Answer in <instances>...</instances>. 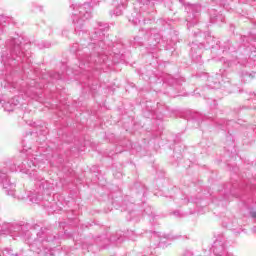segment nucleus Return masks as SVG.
I'll use <instances>...</instances> for the list:
<instances>
[{"mask_svg":"<svg viewBox=\"0 0 256 256\" xmlns=\"http://www.w3.org/2000/svg\"><path fill=\"white\" fill-rule=\"evenodd\" d=\"M101 0H90L84 4H72V21L75 27V33L81 37L80 44L74 43L70 51L75 53L79 65L72 67V73L77 75L89 69H96L101 71L103 65H111V63H119L121 53L113 52L107 55L111 44H107L109 37L105 36V31H109V24L99 23L98 28H95L91 34L87 33L85 29V21L91 19V6L99 5Z\"/></svg>","mask_w":256,"mask_h":256,"instance_id":"1","label":"nucleus"},{"mask_svg":"<svg viewBox=\"0 0 256 256\" xmlns=\"http://www.w3.org/2000/svg\"><path fill=\"white\" fill-rule=\"evenodd\" d=\"M43 157H45V155H39V152L37 151H35L34 154L31 148H23L20 157L15 160L10 171H20V173L29 175L31 179H34L36 189L33 192H28L26 195L39 197V202L43 201L44 207L48 209V211H51V213H54L61 209L59 203L55 201L53 196H51L55 186L37 173V163L43 161Z\"/></svg>","mask_w":256,"mask_h":256,"instance_id":"2","label":"nucleus"},{"mask_svg":"<svg viewBox=\"0 0 256 256\" xmlns=\"http://www.w3.org/2000/svg\"><path fill=\"white\" fill-rule=\"evenodd\" d=\"M12 239L21 237L29 245L30 251L37 253L39 256H53L55 252L51 249V243L57 241L59 236L53 235L48 228H41L38 224L29 230V224H20L17 222H3L0 229V237Z\"/></svg>","mask_w":256,"mask_h":256,"instance_id":"3","label":"nucleus"},{"mask_svg":"<svg viewBox=\"0 0 256 256\" xmlns=\"http://www.w3.org/2000/svg\"><path fill=\"white\" fill-rule=\"evenodd\" d=\"M6 47L8 50L1 54V63L5 70L0 75V80L3 79L7 85H11L15 67H21L25 71V63L31 65V52L27 50L31 44H23V37L17 35L6 42Z\"/></svg>","mask_w":256,"mask_h":256,"instance_id":"4","label":"nucleus"},{"mask_svg":"<svg viewBox=\"0 0 256 256\" xmlns=\"http://www.w3.org/2000/svg\"><path fill=\"white\" fill-rule=\"evenodd\" d=\"M9 171L11 169L7 167L0 168V187L10 197L14 199H30L31 203H39V197L31 196V194H15V183L11 182V177L9 176Z\"/></svg>","mask_w":256,"mask_h":256,"instance_id":"5","label":"nucleus"},{"mask_svg":"<svg viewBox=\"0 0 256 256\" xmlns=\"http://www.w3.org/2000/svg\"><path fill=\"white\" fill-rule=\"evenodd\" d=\"M227 70L220 69V73H216L215 76L208 77V89H216L222 91L224 95H229L230 93H237V87L231 85V80L227 77Z\"/></svg>","mask_w":256,"mask_h":256,"instance_id":"6","label":"nucleus"},{"mask_svg":"<svg viewBox=\"0 0 256 256\" xmlns=\"http://www.w3.org/2000/svg\"><path fill=\"white\" fill-rule=\"evenodd\" d=\"M140 232H135L133 230H127L126 233L121 231L116 232V234H112L110 239L105 238V236L101 237V239H97V245H101L102 247H107V243H113L114 245H121L123 241H125V237L129 238L130 241H137V237L141 235ZM125 236V237H124Z\"/></svg>","mask_w":256,"mask_h":256,"instance_id":"7","label":"nucleus"},{"mask_svg":"<svg viewBox=\"0 0 256 256\" xmlns=\"http://www.w3.org/2000/svg\"><path fill=\"white\" fill-rule=\"evenodd\" d=\"M206 43L200 42H192L191 50H190V57L194 61V63H201V56L203 55V49H215V45H219V42L215 40L213 36L206 37Z\"/></svg>","mask_w":256,"mask_h":256,"instance_id":"8","label":"nucleus"},{"mask_svg":"<svg viewBox=\"0 0 256 256\" xmlns=\"http://www.w3.org/2000/svg\"><path fill=\"white\" fill-rule=\"evenodd\" d=\"M163 239H177L176 237H173L169 234L161 236V233L159 232H153L151 236V243H153L150 246H143L135 256H154L153 250L156 249V247H161V243H163Z\"/></svg>","mask_w":256,"mask_h":256,"instance_id":"9","label":"nucleus"},{"mask_svg":"<svg viewBox=\"0 0 256 256\" xmlns=\"http://www.w3.org/2000/svg\"><path fill=\"white\" fill-rule=\"evenodd\" d=\"M210 251L215 256H223L227 252V238L223 234H219L213 242Z\"/></svg>","mask_w":256,"mask_h":256,"instance_id":"10","label":"nucleus"},{"mask_svg":"<svg viewBox=\"0 0 256 256\" xmlns=\"http://www.w3.org/2000/svg\"><path fill=\"white\" fill-rule=\"evenodd\" d=\"M186 12L188 13V16L186 18V21L188 23V29L191 27V25H195L197 23V16L201 14V5L198 4H187Z\"/></svg>","mask_w":256,"mask_h":256,"instance_id":"11","label":"nucleus"},{"mask_svg":"<svg viewBox=\"0 0 256 256\" xmlns=\"http://www.w3.org/2000/svg\"><path fill=\"white\" fill-rule=\"evenodd\" d=\"M221 61L224 63V68H231L236 67L239 69V67H245V68H251V59L247 60V58H241L236 57L235 60H225V58H222Z\"/></svg>","mask_w":256,"mask_h":256,"instance_id":"12","label":"nucleus"},{"mask_svg":"<svg viewBox=\"0 0 256 256\" xmlns=\"http://www.w3.org/2000/svg\"><path fill=\"white\" fill-rule=\"evenodd\" d=\"M147 111L148 112H144V117H146L147 119H150V117H152V119H158V121H161V119H163V113H165V111H169V107L158 103L156 110L147 109Z\"/></svg>","mask_w":256,"mask_h":256,"instance_id":"13","label":"nucleus"},{"mask_svg":"<svg viewBox=\"0 0 256 256\" xmlns=\"http://www.w3.org/2000/svg\"><path fill=\"white\" fill-rule=\"evenodd\" d=\"M21 103L20 97L19 96H15L14 98L8 100L7 102L3 99L0 98V105L1 107H3L4 111H15V109H17V107H19Z\"/></svg>","mask_w":256,"mask_h":256,"instance_id":"14","label":"nucleus"},{"mask_svg":"<svg viewBox=\"0 0 256 256\" xmlns=\"http://www.w3.org/2000/svg\"><path fill=\"white\" fill-rule=\"evenodd\" d=\"M210 22L216 23L217 25H221V23H225V16L217 12V10H212L210 12Z\"/></svg>","mask_w":256,"mask_h":256,"instance_id":"15","label":"nucleus"},{"mask_svg":"<svg viewBox=\"0 0 256 256\" xmlns=\"http://www.w3.org/2000/svg\"><path fill=\"white\" fill-rule=\"evenodd\" d=\"M149 43L152 47H157L159 43H161V34L157 33L156 29H151L150 30V38H149Z\"/></svg>","mask_w":256,"mask_h":256,"instance_id":"16","label":"nucleus"},{"mask_svg":"<svg viewBox=\"0 0 256 256\" xmlns=\"http://www.w3.org/2000/svg\"><path fill=\"white\" fill-rule=\"evenodd\" d=\"M35 87H37L35 80H31V83L28 84V88L26 90H23L24 95L33 99L35 97Z\"/></svg>","mask_w":256,"mask_h":256,"instance_id":"17","label":"nucleus"},{"mask_svg":"<svg viewBox=\"0 0 256 256\" xmlns=\"http://www.w3.org/2000/svg\"><path fill=\"white\" fill-rule=\"evenodd\" d=\"M127 7V3L125 1H120V4L115 8L113 12H110L111 17L115 15L116 17H119L123 15V10Z\"/></svg>","mask_w":256,"mask_h":256,"instance_id":"18","label":"nucleus"},{"mask_svg":"<svg viewBox=\"0 0 256 256\" xmlns=\"http://www.w3.org/2000/svg\"><path fill=\"white\" fill-rule=\"evenodd\" d=\"M0 256H24L23 253H15L13 248L6 247L0 251Z\"/></svg>","mask_w":256,"mask_h":256,"instance_id":"19","label":"nucleus"},{"mask_svg":"<svg viewBox=\"0 0 256 256\" xmlns=\"http://www.w3.org/2000/svg\"><path fill=\"white\" fill-rule=\"evenodd\" d=\"M231 125H235V121L234 120H228V121H225V120H220L218 122V127H220V129L225 130L229 127H231Z\"/></svg>","mask_w":256,"mask_h":256,"instance_id":"20","label":"nucleus"},{"mask_svg":"<svg viewBox=\"0 0 256 256\" xmlns=\"http://www.w3.org/2000/svg\"><path fill=\"white\" fill-rule=\"evenodd\" d=\"M164 83H168V85H181V80L174 78L171 75H168L165 79H164Z\"/></svg>","mask_w":256,"mask_h":256,"instance_id":"21","label":"nucleus"},{"mask_svg":"<svg viewBox=\"0 0 256 256\" xmlns=\"http://www.w3.org/2000/svg\"><path fill=\"white\" fill-rule=\"evenodd\" d=\"M131 45L132 47H139L143 45V38L139 36L134 37V39L131 41Z\"/></svg>","mask_w":256,"mask_h":256,"instance_id":"22","label":"nucleus"},{"mask_svg":"<svg viewBox=\"0 0 256 256\" xmlns=\"http://www.w3.org/2000/svg\"><path fill=\"white\" fill-rule=\"evenodd\" d=\"M240 77H241V81H243L245 83V81H247V79H253V75L249 74V72L243 70L240 73Z\"/></svg>","mask_w":256,"mask_h":256,"instance_id":"23","label":"nucleus"},{"mask_svg":"<svg viewBox=\"0 0 256 256\" xmlns=\"http://www.w3.org/2000/svg\"><path fill=\"white\" fill-rule=\"evenodd\" d=\"M7 22H9V17L1 15L0 16V35L3 33V23H7Z\"/></svg>","mask_w":256,"mask_h":256,"instance_id":"24","label":"nucleus"},{"mask_svg":"<svg viewBox=\"0 0 256 256\" xmlns=\"http://www.w3.org/2000/svg\"><path fill=\"white\" fill-rule=\"evenodd\" d=\"M39 49H49L51 47V43L42 41L38 44Z\"/></svg>","mask_w":256,"mask_h":256,"instance_id":"25","label":"nucleus"},{"mask_svg":"<svg viewBox=\"0 0 256 256\" xmlns=\"http://www.w3.org/2000/svg\"><path fill=\"white\" fill-rule=\"evenodd\" d=\"M50 77L52 79H57V80L63 79V75H61V73H59V72H52V73H50Z\"/></svg>","mask_w":256,"mask_h":256,"instance_id":"26","label":"nucleus"},{"mask_svg":"<svg viewBox=\"0 0 256 256\" xmlns=\"http://www.w3.org/2000/svg\"><path fill=\"white\" fill-rule=\"evenodd\" d=\"M38 155H44V157H43V161H38L37 162V166L36 167H38L39 168V163H45V161H49V157H51V155H49V154H41V152H39V154Z\"/></svg>","mask_w":256,"mask_h":256,"instance_id":"27","label":"nucleus"},{"mask_svg":"<svg viewBox=\"0 0 256 256\" xmlns=\"http://www.w3.org/2000/svg\"><path fill=\"white\" fill-rule=\"evenodd\" d=\"M214 117L215 116L213 114H210L208 116H200L199 119H202V121H207V120L213 121Z\"/></svg>","mask_w":256,"mask_h":256,"instance_id":"28","label":"nucleus"},{"mask_svg":"<svg viewBox=\"0 0 256 256\" xmlns=\"http://www.w3.org/2000/svg\"><path fill=\"white\" fill-rule=\"evenodd\" d=\"M248 101H253V104L256 105V95L255 93H250L249 98H247Z\"/></svg>","mask_w":256,"mask_h":256,"instance_id":"29","label":"nucleus"},{"mask_svg":"<svg viewBox=\"0 0 256 256\" xmlns=\"http://www.w3.org/2000/svg\"><path fill=\"white\" fill-rule=\"evenodd\" d=\"M33 11H35V12L39 11L41 13V12H43V6L36 5L35 9H33Z\"/></svg>","mask_w":256,"mask_h":256,"instance_id":"30","label":"nucleus"},{"mask_svg":"<svg viewBox=\"0 0 256 256\" xmlns=\"http://www.w3.org/2000/svg\"><path fill=\"white\" fill-rule=\"evenodd\" d=\"M62 35H63V37H69V30L64 29V30L62 31Z\"/></svg>","mask_w":256,"mask_h":256,"instance_id":"31","label":"nucleus"},{"mask_svg":"<svg viewBox=\"0 0 256 256\" xmlns=\"http://www.w3.org/2000/svg\"><path fill=\"white\" fill-rule=\"evenodd\" d=\"M196 122V127H199L201 125V121L199 120H191L190 123Z\"/></svg>","mask_w":256,"mask_h":256,"instance_id":"32","label":"nucleus"},{"mask_svg":"<svg viewBox=\"0 0 256 256\" xmlns=\"http://www.w3.org/2000/svg\"><path fill=\"white\" fill-rule=\"evenodd\" d=\"M250 216L252 217V219H256V211H251Z\"/></svg>","mask_w":256,"mask_h":256,"instance_id":"33","label":"nucleus"},{"mask_svg":"<svg viewBox=\"0 0 256 256\" xmlns=\"http://www.w3.org/2000/svg\"><path fill=\"white\" fill-rule=\"evenodd\" d=\"M141 190H142V191L140 192L141 195H143V197H145V188L141 187Z\"/></svg>","mask_w":256,"mask_h":256,"instance_id":"34","label":"nucleus"},{"mask_svg":"<svg viewBox=\"0 0 256 256\" xmlns=\"http://www.w3.org/2000/svg\"><path fill=\"white\" fill-rule=\"evenodd\" d=\"M144 213H146V215H149V216L153 215V212H148L147 210H144Z\"/></svg>","mask_w":256,"mask_h":256,"instance_id":"35","label":"nucleus"},{"mask_svg":"<svg viewBox=\"0 0 256 256\" xmlns=\"http://www.w3.org/2000/svg\"><path fill=\"white\" fill-rule=\"evenodd\" d=\"M215 107H217V101L213 100V109H215Z\"/></svg>","mask_w":256,"mask_h":256,"instance_id":"36","label":"nucleus"},{"mask_svg":"<svg viewBox=\"0 0 256 256\" xmlns=\"http://www.w3.org/2000/svg\"><path fill=\"white\" fill-rule=\"evenodd\" d=\"M134 23H135V25H137V24H141V20H138V22H137V21H135Z\"/></svg>","mask_w":256,"mask_h":256,"instance_id":"37","label":"nucleus"},{"mask_svg":"<svg viewBox=\"0 0 256 256\" xmlns=\"http://www.w3.org/2000/svg\"><path fill=\"white\" fill-rule=\"evenodd\" d=\"M241 39H242L243 41H245V39H247V36H243V37H241Z\"/></svg>","mask_w":256,"mask_h":256,"instance_id":"38","label":"nucleus"},{"mask_svg":"<svg viewBox=\"0 0 256 256\" xmlns=\"http://www.w3.org/2000/svg\"><path fill=\"white\" fill-rule=\"evenodd\" d=\"M196 37H201V33H200V34H198V35H196Z\"/></svg>","mask_w":256,"mask_h":256,"instance_id":"39","label":"nucleus"},{"mask_svg":"<svg viewBox=\"0 0 256 256\" xmlns=\"http://www.w3.org/2000/svg\"><path fill=\"white\" fill-rule=\"evenodd\" d=\"M82 249H85V244L82 245Z\"/></svg>","mask_w":256,"mask_h":256,"instance_id":"40","label":"nucleus"},{"mask_svg":"<svg viewBox=\"0 0 256 256\" xmlns=\"http://www.w3.org/2000/svg\"><path fill=\"white\" fill-rule=\"evenodd\" d=\"M250 109H256V107L254 106V107H250Z\"/></svg>","mask_w":256,"mask_h":256,"instance_id":"41","label":"nucleus"},{"mask_svg":"<svg viewBox=\"0 0 256 256\" xmlns=\"http://www.w3.org/2000/svg\"><path fill=\"white\" fill-rule=\"evenodd\" d=\"M177 213H179V212H174V215H177Z\"/></svg>","mask_w":256,"mask_h":256,"instance_id":"42","label":"nucleus"},{"mask_svg":"<svg viewBox=\"0 0 256 256\" xmlns=\"http://www.w3.org/2000/svg\"><path fill=\"white\" fill-rule=\"evenodd\" d=\"M236 235H238V233H240V232H234Z\"/></svg>","mask_w":256,"mask_h":256,"instance_id":"43","label":"nucleus"}]
</instances>
